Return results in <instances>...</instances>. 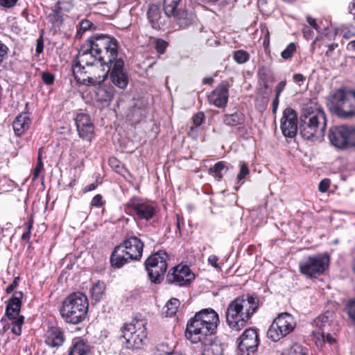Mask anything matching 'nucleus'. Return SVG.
Wrapping results in <instances>:
<instances>
[{
  "label": "nucleus",
  "instance_id": "58",
  "mask_svg": "<svg viewBox=\"0 0 355 355\" xmlns=\"http://www.w3.org/2000/svg\"><path fill=\"white\" fill-rule=\"evenodd\" d=\"M8 318H6V316H3L1 319V322L3 323V331L5 333L6 331H7L10 328V325L12 326V323L10 324L8 323Z\"/></svg>",
  "mask_w": 355,
  "mask_h": 355
},
{
  "label": "nucleus",
  "instance_id": "25",
  "mask_svg": "<svg viewBox=\"0 0 355 355\" xmlns=\"http://www.w3.org/2000/svg\"><path fill=\"white\" fill-rule=\"evenodd\" d=\"M128 253L129 252L126 250L124 242L116 246L110 257L112 266L119 268L131 261L132 259L128 257L129 254Z\"/></svg>",
  "mask_w": 355,
  "mask_h": 355
},
{
  "label": "nucleus",
  "instance_id": "40",
  "mask_svg": "<svg viewBox=\"0 0 355 355\" xmlns=\"http://www.w3.org/2000/svg\"><path fill=\"white\" fill-rule=\"evenodd\" d=\"M49 17L53 24L61 23L62 21L61 8L58 4L55 6Z\"/></svg>",
  "mask_w": 355,
  "mask_h": 355
},
{
  "label": "nucleus",
  "instance_id": "19",
  "mask_svg": "<svg viewBox=\"0 0 355 355\" xmlns=\"http://www.w3.org/2000/svg\"><path fill=\"white\" fill-rule=\"evenodd\" d=\"M75 123L80 137L92 141L94 137V126L87 114L79 113L75 119Z\"/></svg>",
  "mask_w": 355,
  "mask_h": 355
},
{
  "label": "nucleus",
  "instance_id": "28",
  "mask_svg": "<svg viewBox=\"0 0 355 355\" xmlns=\"http://www.w3.org/2000/svg\"><path fill=\"white\" fill-rule=\"evenodd\" d=\"M195 315L207 322L209 325V328H213L216 330L219 318L217 313L214 309L211 308L205 309L197 312Z\"/></svg>",
  "mask_w": 355,
  "mask_h": 355
},
{
  "label": "nucleus",
  "instance_id": "21",
  "mask_svg": "<svg viewBox=\"0 0 355 355\" xmlns=\"http://www.w3.org/2000/svg\"><path fill=\"white\" fill-rule=\"evenodd\" d=\"M230 84L227 81H222L218 87L211 92L209 101L217 107H225L228 101Z\"/></svg>",
  "mask_w": 355,
  "mask_h": 355
},
{
  "label": "nucleus",
  "instance_id": "52",
  "mask_svg": "<svg viewBox=\"0 0 355 355\" xmlns=\"http://www.w3.org/2000/svg\"><path fill=\"white\" fill-rule=\"evenodd\" d=\"M103 205V197L100 194L96 195L92 200L91 205L99 207Z\"/></svg>",
  "mask_w": 355,
  "mask_h": 355
},
{
  "label": "nucleus",
  "instance_id": "23",
  "mask_svg": "<svg viewBox=\"0 0 355 355\" xmlns=\"http://www.w3.org/2000/svg\"><path fill=\"white\" fill-rule=\"evenodd\" d=\"M44 338L45 343L53 348L62 346L65 340L63 331L58 327H49L45 333Z\"/></svg>",
  "mask_w": 355,
  "mask_h": 355
},
{
  "label": "nucleus",
  "instance_id": "59",
  "mask_svg": "<svg viewBox=\"0 0 355 355\" xmlns=\"http://www.w3.org/2000/svg\"><path fill=\"white\" fill-rule=\"evenodd\" d=\"M218 260V259L216 255H211L208 258L209 263L215 268H219V266L217 263Z\"/></svg>",
  "mask_w": 355,
  "mask_h": 355
},
{
  "label": "nucleus",
  "instance_id": "49",
  "mask_svg": "<svg viewBox=\"0 0 355 355\" xmlns=\"http://www.w3.org/2000/svg\"><path fill=\"white\" fill-rule=\"evenodd\" d=\"M343 37L345 39H349L355 36V27L350 26L344 28L343 31Z\"/></svg>",
  "mask_w": 355,
  "mask_h": 355
},
{
  "label": "nucleus",
  "instance_id": "5",
  "mask_svg": "<svg viewBox=\"0 0 355 355\" xmlns=\"http://www.w3.org/2000/svg\"><path fill=\"white\" fill-rule=\"evenodd\" d=\"M91 48L96 53L98 62H102L106 66L117 60L118 42L112 37L107 35H94L89 38Z\"/></svg>",
  "mask_w": 355,
  "mask_h": 355
},
{
  "label": "nucleus",
  "instance_id": "63",
  "mask_svg": "<svg viewBox=\"0 0 355 355\" xmlns=\"http://www.w3.org/2000/svg\"><path fill=\"white\" fill-rule=\"evenodd\" d=\"M338 46L337 44H330L328 45V49L326 51V55L331 56L332 51Z\"/></svg>",
  "mask_w": 355,
  "mask_h": 355
},
{
  "label": "nucleus",
  "instance_id": "61",
  "mask_svg": "<svg viewBox=\"0 0 355 355\" xmlns=\"http://www.w3.org/2000/svg\"><path fill=\"white\" fill-rule=\"evenodd\" d=\"M17 0H0L1 4L4 7H12L16 3Z\"/></svg>",
  "mask_w": 355,
  "mask_h": 355
},
{
  "label": "nucleus",
  "instance_id": "24",
  "mask_svg": "<svg viewBox=\"0 0 355 355\" xmlns=\"http://www.w3.org/2000/svg\"><path fill=\"white\" fill-rule=\"evenodd\" d=\"M147 16L153 28L161 29L165 25L167 16L162 15V9L158 5H150L147 12Z\"/></svg>",
  "mask_w": 355,
  "mask_h": 355
},
{
  "label": "nucleus",
  "instance_id": "45",
  "mask_svg": "<svg viewBox=\"0 0 355 355\" xmlns=\"http://www.w3.org/2000/svg\"><path fill=\"white\" fill-rule=\"evenodd\" d=\"M43 170V162L40 158V155L38 156L37 165L33 173V180L35 181Z\"/></svg>",
  "mask_w": 355,
  "mask_h": 355
},
{
  "label": "nucleus",
  "instance_id": "26",
  "mask_svg": "<svg viewBox=\"0 0 355 355\" xmlns=\"http://www.w3.org/2000/svg\"><path fill=\"white\" fill-rule=\"evenodd\" d=\"M126 250L129 253L128 257L133 260H139L142 256L144 248L143 242L136 236H131L124 241Z\"/></svg>",
  "mask_w": 355,
  "mask_h": 355
},
{
  "label": "nucleus",
  "instance_id": "14",
  "mask_svg": "<svg viewBox=\"0 0 355 355\" xmlns=\"http://www.w3.org/2000/svg\"><path fill=\"white\" fill-rule=\"evenodd\" d=\"M239 340L238 348L241 355H251L257 351L259 340L254 329H246Z\"/></svg>",
  "mask_w": 355,
  "mask_h": 355
},
{
  "label": "nucleus",
  "instance_id": "22",
  "mask_svg": "<svg viewBox=\"0 0 355 355\" xmlns=\"http://www.w3.org/2000/svg\"><path fill=\"white\" fill-rule=\"evenodd\" d=\"M327 322V317L324 315L318 317L314 320V323L315 324L317 329L313 331V334L314 338L317 340V343L327 342L329 344H333L336 342V340L331 336V335L329 333H326L324 330Z\"/></svg>",
  "mask_w": 355,
  "mask_h": 355
},
{
  "label": "nucleus",
  "instance_id": "2",
  "mask_svg": "<svg viewBox=\"0 0 355 355\" xmlns=\"http://www.w3.org/2000/svg\"><path fill=\"white\" fill-rule=\"evenodd\" d=\"M259 307V300L252 295L236 297L228 305L226 322L232 330L239 331Z\"/></svg>",
  "mask_w": 355,
  "mask_h": 355
},
{
  "label": "nucleus",
  "instance_id": "62",
  "mask_svg": "<svg viewBox=\"0 0 355 355\" xmlns=\"http://www.w3.org/2000/svg\"><path fill=\"white\" fill-rule=\"evenodd\" d=\"M293 80L295 83H300L305 80V77L301 73H296L293 75Z\"/></svg>",
  "mask_w": 355,
  "mask_h": 355
},
{
  "label": "nucleus",
  "instance_id": "31",
  "mask_svg": "<svg viewBox=\"0 0 355 355\" xmlns=\"http://www.w3.org/2000/svg\"><path fill=\"white\" fill-rule=\"evenodd\" d=\"M224 347L218 340H211L205 344L202 355H222Z\"/></svg>",
  "mask_w": 355,
  "mask_h": 355
},
{
  "label": "nucleus",
  "instance_id": "18",
  "mask_svg": "<svg viewBox=\"0 0 355 355\" xmlns=\"http://www.w3.org/2000/svg\"><path fill=\"white\" fill-rule=\"evenodd\" d=\"M194 279V274L192 273L189 267L177 266L173 268L172 272H169L166 277V281L168 283L174 284L176 286H185L190 283Z\"/></svg>",
  "mask_w": 355,
  "mask_h": 355
},
{
  "label": "nucleus",
  "instance_id": "35",
  "mask_svg": "<svg viewBox=\"0 0 355 355\" xmlns=\"http://www.w3.org/2000/svg\"><path fill=\"white\" fill-rule=\"evenodd\" d=\"M180 0H164V10L165 15L167 17H173L179 10L177 7Z\"/></svg>",
  "mask_w": 355,
  "mask_h": 355
},
{
  "label": "nucleus",
  "instance_id": "64",
  "mask_svg": "<svg viewBox=\"0 0 355 355\" xmlns=\"http://www.w3.org/2000/svg\"><path fill=\"white\" fill-rule=\"evenodd\" d=\"M346 49L349 51H355V40L349 42L347 44Z\"/></svg>",
  "mask_w": 355,
  "mask_h": 355
},
{
  "label": "nucleus",
  "instance_id": "38",
  "mask_svg": "<svg viewBox=\"0 0 355 355\" xmlns=\"http://www.w3.org/2000/svg\"><path fill=\"white\" fill-rule=\"evenodd\" d=\"M282 355H306L302 347L297 343L282 352Z\"/></svg>",
  "mask_w": 355,
  "mask_h": 355
},
{
  "label": "nucleus",
  "instance_id": "56",
  "mask_svg": "<svg viewBox=\"0 0 355 355\" xmlns=\"http://www.w3.org/2000/svg\"><path fill=\"white\" fill-rule=\"evenodd\" d=\"M306 21L313 28H314L318 32L320 31V27L317 24L316 21L314 18H312L310 15H307Z\"/></svg>",
  "mask_w": 355,
  "mask_h": 355
},
{
  "label": "nucleus",
  "instance_id": "37",
  "mask_svg": "<svg viewBox=\"0 0 355 355\" xmlns=\"http://www.w3.org/2000/svg\"><path fill=\"white\" fill-rule=\"evenodd\" d=\"M180 304V301L177 298H172L168 300L165 306L166 315L170 317L174 315L178 311Z\"/></svg>",
  "mask_w": 355,
  "mask_h": 355
},
{
  "label": "nucleus",
  "instance_id": "8",
  "mask_svg": "<svg viewBox=\"0 0 355 355\" xmlns=\"http://www.w3.org/2000/svg\"><path fill=\"white\" fill-rule=\"evenodd\" d=\"M297 322L294 317L287 313H279L268 329L267 337L273 342H277L294 331Z\"/></svg>",
  "mask_w": 355,
  "mask_h": 355
},
{
  "label": "nucleus",
  "instance_id": "41",
  "mask_svg": "<svg viewBox=\"0 0 355 355\" xmlns=\"http://www.w3.org/2000/svg\"><path fill=\"white\" fill-rule=\"evenodd\" d=\"M92 25L93 24L90 21L87 19H83L80 23V27L77 30L76 37L77 38H81L83 34L85 31H88L92 27Z\"/></svg>",
  "mask_w": 355,
  "mask_h": 355
},
{
  "label": "nucleus",
  "instance_id": "48",
  "mask_svg": "<svg viewBox=\"0 0 355 355\" xmlns=\"http://www.w3.org/2000/svg\"><path fill=\"white\" fill-rule=\"evenodd\" d=\"M33 225V219L30 218L26 223V232H24L21 236L22 240H29L31 237V231Z\"/></svg>",
  "mask_w": 355,
  "mask_h": 355
},
{
  "label": "nucleus",
  "instance_id": "46",
  "mask_svg": "<svg viewBox=\"0 0 355 355\" xmlns=\"http://www.w3.org/2000/svg\"><path fill=\"white\" fill-rule=\"evenodd\" d=\"M168 43L163 40H157L155 42V49L159 54L164 53Z\"/></svg>",
  "mask_w": 355,
  "mask_h": 355
},
{
  "label": "nucleus",
  "instance_id": "43",
  "mask_svg": "<svg viewBox=\"0 0 355 355\" xmlns=\"http://www.w3.org/2000/svg\"><path fill=\"white\" fill-rule=\"evenodd\" d=\"M345 310L349 318L355 322V298L347 303Z\"/></svg>",
  "mask_w": 355,
  "mask_h": 355
},
{
  "label": "nucleus",
  "instance_id": "50",
  "mask_svg": "<svg viewBox=\"0 0 355 355\" xmlns=\"http://www.w3.org/2000/svg\"><path fill=\"white\" fill-rule=\"evenodd\" d=\"M204 120V114L202 112H198L193 116V123L195 126L200 125Z\"/></svg>",
  "mask_w": 355,
  "mask_h": 355
},
{
  "label": "nucleus",
  "instance_id": "27",
  "mask_svg": "<svg viewBox=\"0 0 355 355\" xmlns=\"http://www.w3.org/2000/svg\"><path fill=\"white\" fill-rule=\"evenodd\" d=\"M31 119L29 114L22 112L19 114L14 120L12 127L16 135L20 136L24 134L30 127Z\"/></svg>",
  "mask_w": 355,
  "mask_h": 355
},
{
  "label": "nucleus",
  "instance_id": "39",
  "mask_svg": "<svg viewBox=\"0 0 355 355\" xmlns=\"http://www.w3.org/2000/svg\"><path fill=\"white\" fill-rule=\"evenodd\" d=\"M234 60L239 64H243L250 59L249 53L244 50H237L234 53Z\"/></svg>",
  "mask_w": 355,
  "mask_h": 355
},
{
  "label": "nucleus",
  "instance_id": "60",
  "mask_svg": "<svg viewBox=\"0 0 355 355\" xmlns=\"http://www.w3.org/2000/svg\"><path fill=\"white\" fill-rule=\"evenodd\" d=\"M285 86H286V83L284 81H281L280 83H279L275 89V91H276L275 96H279L282 92L284 90Z\"/></svg>",
  "mask_w": 355,
  "mask_h": 355
},
{
  "label": "nucleus",
  "instance_id": "20",
  "mask_svg": "<svg viewBox=\"0 0 355 355\" xmlns=\"http://www.w3.org/2000/svg\"><path fill=\"white\" fill-rule=\"evenodd\" d=\"M127 206L138 219L148 220L155 214V207L146 202L132 200L128 202Z\"/></svg>",
  "mask_w": 355,
  "mask_h": 355
},
{
  "label": "nucleus",
  "instance_id": "29",
  "mask_svg": "<svg viewBox=\"0 0 355 355\" xmlns=\"http://www.w3.org/2000/svg\"><path fill=\"white\" fill-rule=\"evenodd\" d=\"M222 121L224 124L230 127L243 125L245 121V114L239 110L232 114H225L222 116Z\"/></svg>",
  "mask_w": 355,
  "mask_h": 355
},
{
  "label": "nucleus",
  "instance_id": "30",
  "mask_svg": "<svg viewBox=\"0 0 355 355\" xmlns=\"http://www.w3.org/2000/svg\"><path fill=\"white\" fill-rule=\"evenodd\" d=\"M173 17L180 27L182 28L189 27L195 21L196 19V16L191 11L185 10H179Z\"/></svg>",
  "mask_w": 355,
  "mask_h": 355
},
{
  "label": "nucleus",
  "instance_id": "42",
  "mask_svg": "<svg viewBox=\"0 0 355 355\" xmlns=\"http://www.w3.org/2000/svg\"><path fill=\"white\" fill-rule=\"evenodd\" d=\"M296 51V45L295 43H290L287 47L282 52L281 56L284 60L290 59Z\"/></svg>",
  "mask_w": 355,
  "mask_h": 355
},
{
  "label": "nucleus",
  "instance_id": "17",
  "mask_svg": "<svg viewBox=\"0 0 355 355\" xmlns=\"http://www.w3.org/2000/svg\"><path fill=\"white\" fill-rule=\"evenodd\" d=\"M98 58L96 53L91 48V42L89 39L87 40L86 44H83L77 55L76 60L74 61L73 68L77 66L82 67H85L87 68L95 64H98Z\"/></svg>",
  "mask_w": 355,
  "mask_h": 355
},
{
  "label": "nucleus",
  "instance_id": "47",
  "mask_svg": "<svg viewBox=\"0 0 355 355\" xmlns=\"http://www.w3.org/2000/svg\"><path fill=\"white\" fill-rule=\"evenodd\" d=\"M42 79L46 85H50L54 83L55 77L52 73L46 71L42 73Z\"/></svg>",
  "mask_w": 355,
  "mask_h": 355
},
{
  "label": "nucleus",
  "instance_id": "36",
  "mask_svg": "<svg viewBox=\"0 0 355 355\" xmlns=\"http://www.w3.org/2000/svg\"><path fill=\"white\" fill-rule=\"evenodd\" d=\"M105 289L104 283L100 281L97 282L90 290L92 299L95 302H99L104 294Z\"/></svg>",
  "mask_w": 355,
  "mask_h": 355
},
{
  "label": "nucleus",
  "instance_id": "7",
  "mask_svg": "<svg viewBox=\"0 0 355 355\" xmlns=\"http://www.w3.org/2000/svg\"><path fill=\"white\" fill-rule=\"evenodd\" d=\"M106 64L102 62H98V64L92 65L87 68L85 67L72 68L73 74L78 82L83 84L100 85L103 83L107 77V69H105Z\"/></svg>",
  "mask_w": 355,
  "mask_h": 355
},
{
  "label": "nucleus",
  "instance_id": "16",
  "mask_svg": "<svg viewBox=\"0 0 355 355\" xmlns=\"http://www.w3.org/2000/svg\"><path fill=\"white\" fill-rule=\"evenodd\" d=\"M124 62L121 58L110 65L106 66L112 83L120 89H124L128 83V77L123 69Z\"/></svg>",
  "mask_w": 355,
  "mask_h": 355
},
{
  "label": "nucleus",
  "instance_id": "3",
  "mask_svg": "<svg viewBox=\"0 0 355 355\" xmlns=\"http://www.w3.org/2000/svg\"><path fill=\"white\" fill-rule=\"evenodd\" d=\"M327 105L332 113L340 118L348 119L355 116V91L339 88L332 92Z\"/></svg>",
  "mask_w": 355,
  "mask_h": 355
},
{
  "label": "nucleus",
  "instance_id": "12",
  "mask_svg": "<svg viewBox=\"0 0 355 355\" xmlns=\"http://www.w3.org/2000/svg\"><path fill=\"white\" fill-rule=\"evenodd\" d=\"M329 263V257L327 255L317 254L308 257L300 262V271L309 277H317L324 272Z\"/></svg>",
  "mask_w": 355,
  "mask_h": 355
},
{
  "label": "nucleus",
  "instance_id": "55",
  "mask_svg": "<svg viewBox=\"0 0 355 355\" xmlns=\"http://www.w3.org/2000/svg\"><path fill=\"white\" fill-rule=\"evenodd\" d=\"M19 281V277H15L12 283L7 287V288L6 290V293L9 294V293H12L14 291V289L18 286Z\"/></svg>",
  "mask_w": 355,
  "mask_h": 355
},
{
  "label": "nucleus",
  "instance_id": "57",
  "mask_svg": "<svg viewBox=\"0 0 355 355\" xmlns=\"http://www.w3.org/2000/svg\"><path fill=\"white\" fill-rule=\"evenodd\" d=\"M302 33L306 40H310L313 37V31L307 26L303 28Z\"/></svg>",
  "mask_w": 355,
  "mask_h": 355
},
{
  "label": "nucleus",
  "instance_id": "13",
  "mask_svg": "<svg viewBox=\"0 0 355 355\" xmlns=\"http://www.w3.org/2000/svg\"><path fill=\"white\" fill-rule=\"evenodd\" d=\"M208 322L200 319V317L194 315L190 318L187 322L185 331V336L187 339L196 343V338L193 336H207L215 333L216 330L213 328H209Z\"/></svg>",
  "mask_w": 355,
  "mask_h": 355
},
{
  "label": "nucleus",
  "instance_id": "9",
  "mask_svg": "<svg viewBox=\"0 0 355 355\" xmlns=\"http://www.w3.org/2000/svg\"><path fill=\"white\" fill-rule=\"evenodd\" d=\"M23 297L24 293L21 291H17L6 302L5 316L12 321L11 331L17 336L21 334V327L24 323V317L19 315Z\"/></svg>",
  "mask_w": 355,
  "mask_h": 355
},
{
  "label": "nucleus",
  "instance_id": "32",
  "mask_svg": "<svg viewBox=\"0 0 355 355\" xmlns=\"http://www.w3.org/2000/svg\"><path fill=\"white\" fill-rule=\"evenodd\" d=\"M89 352V346L83 340H74L69 348L68 355H87Z\"/></svg>",
  "mask_w": 355,
  "mask_h": 355
},
{
  "label": "nucleus",
  "instance_id": "34",
  "mask_svg": "<svg viewBox=\"0 0 355 355\" xmlns=\"http://www.w3.org/2000/svg\"><path fill=\"white\" fill-rule=\"evenodd\" d=\"M96 94L98 101L109 102L113 98L114 90L112 87H99Z\"/></svg>",
  "mask_w": 355,
  "mask_h": 355
},
{
  "label": "nucleus",
  "instance_id": "15",
  "mask_svg": "<svg viewBox=\"0 0 355 355\" xmlns=\"http://www.w3.org/2000/svg\"><path fill=\"white\" fill-rule=\"evenodd\" d=\"M280 128L285 137L293 138L297 132V115L291 107L286 108L280 121Z\"/></svg>",
  "mask_w": 355,
  "mask_h": 355
},
{
  "label": "nucleus",
  "instance_id": "53",
  "mask_svg": "<svg viewBox=\"0 0 355 355\" xmlns=\"http://www.w3.org/2000/svg\"><path fill=\"white\" fill-rule=\"evenodd\" d=\"M8 48L0 40V64L3 62L5 56L7 55Z\"/></svg>",
  "mask_w": 355,
  "mask_h": 355
},
{
  "label": "nucleus",
  "instance_id": "10",
  "mask_svg": "<svg viewBox=\"0 0 355 355\" xmlns=\"http://www.w3.org/2000/svg\"><path fill=\"white\" fill-rule=\"evenodd\" d=\"M167 254L165 252L158 251L150 255L145 262V268L150 281L159 284L164 279L167 268Z\"/></svg>",
  "mask_w": 355,
  "mask_h": 355
},
{
  "label": "nucleus",
  "instance_id": "11",
  "mask_svg": "<svg viewBox=\"0 0 355 355\" xmlns=\"http://www.w3.org/2000/svg\"><path fill=\"white\" fill-rule=\"evenodd\" d=\"M330 143L338 148L355 146V127L340 125L329 129Z\"/></svg>",
  "mask_w": 355,
  "mask_h": 355
},
{
  "label": "nucleus",
  "instance_id": "1",
  "mask_svg": "<svg viewBox=\"0 0 355 355\" xmlns=\"http://www.w3.org/2000/svg\"><path fill=\"white\" fill-rule=\"evenodd\" d=\"M327 116L323 107L317 103H310L302 110L299 130L302 137L311 141L320 142L325 135Z\"/></svg>",
  "mask_w": 355,
  "mask_h": 355
},
{
  "label": "nucleus",
  "instance_id": "6",
  "mask_svg": "<svg viewBox=\"0 0 355 355\" xmlns=\"http://www.w3.org/2000/svg\"><path fill=\"white\" fill-rule=\"evenodd\" d=\"M146 323L144 320H133L121 329L120 340L128 349L141 348L147 337Z\"/></svg>",
  "mask_w": 355,
  "mask_h": 355
},
{
  "label": "nucleus",
  "instance_id": "44",
  "mask_svg": "<svg viewBox=\"0 0 355 355\" xmlns=\"http://www.w3.org/2000/svg\"><path fill=\"white\" fill-rule=\"evenodd\" d=\"M250 173V170L247 164L244 162L241 163L240 165V171L236 176V180L238 182H240L242 180H243L247 175Z\"/></svg>",
  "mask_w": 355,
  "mask_h": 355
},
{
  "label": "nucleus",
  "instance_id": "54",
  "mask_svg": "<svg viewBox=\"0 0 355 355\" xmlns=\"http://www.w3.org/2000/svg\"><path fill=\"white\" fill-rule=\"evenodd\" d=\"M44 49V40L43 37L41 35L37 40V44H36V53L37 55H40L41 53H42Z\"/></svg>",
  "mask_w": 355,
  "mask_h": 355
},
{
  "label": "nucleus",
  "instance_id": "33",
  "mask_svg": "<svg viewBox=\"0 0 355 355\" xmlns=\"http://www.w3.org/2000/svg\"><path fill=\"white\" fill-rule=\"evenodd\" d=\"M229 168L226 164L223 162H218L212 167L208 169L209 174L213 175L218 180H221L223 177L224 173L228 171Z\"/></svg>",
  "mask_w": 355,
  "mask_h": 355
},
{
  "label": "nucleus",
  "instance_id": "51",
  "mask_svg": "<svg viewBox=\"0 0 355 355\" xmlns=\"http://www.w3.org/2000/svg\"><path fill=\"white\" fill-rule=\"evenodd\" d=\"M329 185H330L329 180L324 179L319 183L318 189L320 191H321L322 193L326 192L328 190Z\"/></svg>",
  "mask_w": 355,
  "mask_h": 355
},
{
  "label": "nucleus",
  "instance_id": "4",
  "mask_svg": "<svg viewBox=\"0 0 355 355\" xmlns=\"http://www.w3.org/2000/svg\"><path fill=\"white\" fill-rule=\"evenodd\" d=\"M88 309L87 296L82 293H73L62 302L60 314L65 322L76 324L85 318Z\"/></svg>",
  "mask_w": 355,
  "mask_h": 355
}]
</instances>
